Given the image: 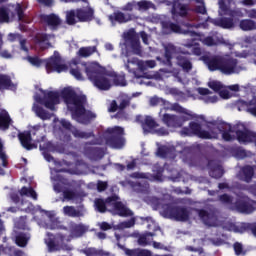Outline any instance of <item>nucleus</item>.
<instances>
[{
    "label": "nucleus",
    "instance_id": "43",
    "mask_svg": "<svg viewBox=\"0 0 256 256\" xmlns=\"http://www.w3.org/2000/svg\"><path fill=\"white\" fill-rule=\"evenodd\" d=\"M86 256H111V253L105 252L103 250H97L95 248H88L84 251Z\"/></svg>",
    "mask_w": 256,
    "mask_h": 256
},
{
    "label": "nucleus",
    "instance_id": "47",
    "mask_svg": "<svg viewBox=\"0 0 256 256\" xmlns=\"http://www.w3.org/2000/svg\"><path fill=\"white\" fill-rule=\"evenodd\" d=\"M85 231V226H83V224H75L71 228L72 235H75L76 237H82Z\"/></svg>",
    "mask_w": 256,
    "mask_h": 256
},
{
    "label": "nucleus",
    "instance_id": "57",
    "mask_svg": "<svg viewBox=\"0 0 256 256\" xmlns=\"http://www.w3.org/2000/svg\"><path fill=\"white\" fill-rule=\"evenodd\" d=\"M208 87H210L212 89V91H215V93H219V91H221V89H223V84L219 81H210L208 83Z\"/></svg>",
    "mask_w": 256,
    "mask_h": 256
},
{
    "label": "nucleus",
    "instance_id": "32",
    "mask_svg": "<svg viewBox=\"0 0 256 256\" xmlns=\"http://www.w3.org/2000/svg\"><path fill=\"white\" fill-rule=\"evenodd\" d=\"M13 87H15V84L13 83V80H11V76L7 74H0V91L13 89Z\"/></svg>",
    "mask_w": 256,
    "mask_h": 256
},
{
    "label": "nucleus",
    "instance_id": "64",
    "mask_svg": "<svg viewBox=\"0 0 256 256\" xmlns=\"http://www.w3.org/2000/svg\"><path fill=\"white\" fill-rule=\"evenodd\" d=\"M244 191H248V193L256 197V184L244 185Z\"/></svg>",
    "mask_w": 256,
    "mask_h": 256
},
{
    "label": "nucleus",
    "instance_id": "28",
    "mask_svg": "<svg viewBox=\"0 0 256 256\" xmlns=\"http://www.w3.org/2000/svg\"><path fill=\"white\" fill-rule=\"evenodd\" d=\"M29 241H31V233L29 232H19L15 236V244L18 247H25L26 245H29Z\"/></svg>",
    "mask_w": 256,
    "mask_h": 256
},
{
    "label": "nucleus",
    "instance_id": "53",
    "mask_svg": "<svg viewBox=\"0 0 256 256\" xmlns=\"http://www.w3.org/2000/svg\"><path fill=\"white\" fill-rule=\"evenodd\" d=\"M219 201L222 202L223 205H233V197L229 194H222L218 197Z\"/></svg>",
    "mask_w": 256,
    "mask_h": 256
},
{
    "label": "nucleus",
    "instance_id": "50",
    "mask_svg": "<svg viewBox=\"0 0 256 256\" xmlns=\"http://www.w3.org/2000/svg\"><path fill=\"white\" fill-rule=\"evenodd\" d=\"M16 229H20L22 231H27L29 228L27 227V218L21 216L17 222L15 223Z\"/></svg>",
    "mask_w": 256,
    "mask_h": 256
},
{
    "label": "nucleus",
    "instance_id": "11",
    "mask_svg": "<svg viewBox=\"0 0 256 256\" xmlns=\"http://www.w3.org/2000/svg\"><path fill=\"white\" fill-rule=\"evenodd\" d=\"M222 57L223 56L219 55L205 54L200 57V61H203V63L206 64L209 71H221Z\"/></svg>",
    "mask_w": 256,
    "mask_h": 256
},
{
    "label": "nucleus",
    "instance_id": "63",
    "mask_svg": "<svg viewBox=\"0 0 256 256\" xmlns=\"http://www.w3.org/2000/svg\"><path fill=\"white\" fill-rule=\"evenodd\" d=\"M136 5L139 7V9L147 10L151 7V2H149L147 0H141V1L137 2Z\"/></svg>",
    "mask_w": 256,
    "mask_h": 256
},
{
    "label": "nucleus",
    "instance_id": "15",
    "mask_svg": "<svg viewBox=\"0 0 256 256\" xmlns=\"http://www.w3.org/2000/svg\"><path fill=\"white\" fill-rule=\"evenodd\" d=\"M219 132L222 133V139L224 141H235V135H237V125L232 126L231 124L224 122ZM232 133H235V135Z\"/></svg>",
    "mask_w": 256,
    "mask_h": 256
},
{
    "label": "nucleus",
    "instance_id": "1",
    "mask_svg": "<svg viewBox=\"0 0 256 256\" xmlns=\"http://www.w3.org/2000/svg\"><path fill=\"white\" fill-rule=\"evenodd\" d=\"M61 97L72 115L75 117L85 115V103H87V97L85 95H79L71 88H64L61 91Z\"/></svg>",
    "mask_w": 256,
    "mask_h": 256
},
{
    "label": "nucleus",
    "instance_id": "7",
    "mask_svg": "<svg viewBox=\"0 0 256 256\" xmlns=\"http://www.w3.org/2000/svg\"><path fill=\"white\" fill-rule=\"evenodd\" d=\"M46 71L47 73H66L69 71V66L63 63L60 55H54L46 61Z\"/></svg>",
    "mask_w": 256,
    "mask_h": 256
},
{
    "label": "nucleus",
    "instance_id": "20",
    "mask_svg": "<svg viewBox=\"0 0 256 256\" xmlns=\"http://www.w3.org/2000/svg\"><path fill=\"white\" fill-rule=\"evenodd\" d=\"M40 18L41 21H43V23H46L48 27H51V29H57V27L61 25V18L57 16V14H43Z\"/></svg>",
    "mask_w": 256,
    "mask_h": 256
},
{
    "label": "nucleus",
    "instance_id": "23",
    "mask_svg": "<svg viewBox=\"0 0 256 256\" xmlns=\"http://www.w3.org/2000/svg\"><path fill=\"white\" fill-rule=\"evenodd\" d=\"M118 247L122 248L126 256H151V251L147 249L135 248L129 249L124 247L121 244H118Z\"/></svg>",
    "mask_w": 256,
    "mask_h": 256
},
{
    "label": "nucleus",
    "instance_id": "58",
    "mask_svg": "<svg viewBox=\"0 0 256 256\" xmlns=\"http://www.w3.org/2000/svg\"><path fill=\"white\" fill-rule=\"evenodd\" d=\"M198 216L200 219H202V221H204V223H209V220L211 219V214L205 209H200L198 211Z\"/></svg>",
    "mask_w": 256,
    "mask_h": 256
},
{
    "label": "nucleus",
    "instance_id": "10",
    "mask_svg": "<svg viewBox=\"0 0 256 256\" xmlns=\"http://www.w3.org/2000/svg\"><path fill=\"white\" fill-rule=\"evenodd\" d=\"M237 65H239L237 58L222 56L220 72L224 75H233V73H237Z\"/></svg>",
    "mask_w": 256,
    "mask_h": 256
},
{
    "label": "nucleus",
    "instance_id": "9",
    "mask_svg": "<svg viewBox=\"0 0 256 256\" xmlns=\"http://www.w3.org/2000/svg\"><path fill=\"white\" fill-rule=\"evenodd\" d=\"M118 200L119 196L112 195L107 198L106 203L112 205L115 214L119 217H133V211L127 208L123 202Z\"/></svg>",
    "mask_w": 256,
    "mask_h": 256
},
{
    "label": "nucleus",
    "instance_id": "13",
    "mask_svg": "<svg viewBox=\"0 0 256 256\" xmlns=\"http://www.w3.org/2000/svg\"><path fill=\"white\" fill-rule=\"evenodd\" d=\"M18 139L21 146L26 149V151H32V149H37V144L33 143V137L31 136V131H23L18 133Z\"/></svg>",
    "mask_w": 256,
    "mask_h": 256
},
{
    "label": "nucleus",
    "instance_id": "61",
    "mask_svg": "<svg viewBox=\"0 0 256 256\" xmlns=\"http://www.w3.org/2000/svg\"><path fill=\"white\" fill-rule=\"evenodd\" d=\"M15 12L18 15L19 21H23L25 17V11L23 10V6L21 4L16 5Z\"/></svg>",
    "mask_w": 256,
    "mask_h": 256
},
{
    "label": "nucleus",
    "instance_id": "4",
    "mask_svg": "<svg viewBox=\"0 0 256 256\" xmlns=\"http://www.w3.org/2000/svg\"><path fill=\"white\" fill-rule=\"evenodd\" d=\"M230 211H236L242 215H251L256 211V201L251 199L248 195L238 196L232 206L229 207Z\"/></svg>",
    "mask_w": 256,
    "mask_h": 256
},
{
    "label": "nucleus",
    "instance_id": "39",
    "mask_svg": "<svg viewBox=\"0 0 256 256\" xmlns=\"http://www.w3.org/2000/svg\"><path fill=\"white\" fill-rule=\"evenodd\" d=\"M79 19L77 18V10L72 9L66 12V25H77Z\"/></svg>",
    "mask_w": 256,
    "mask_h": 256
},
{
    "label": "nucleus",
    "instance_id": "22",
    "mask_svg": "<svg viewBox=\"0 0 256 256\" xmlns=\"http://www.w3.org/2000/svg\"><path fill=\"white\" fill-rule=\"evenodd\" d=\"M211 23L216 27H221V29H233V27H235V22L233 21V18L228 17L213 19Z\"/></svg>",
    "mask_w": 256,
    "mask_h": 256
},
{
    "label": "nucleus",
    "instance_id": "25",
    "mask_svg": "<svg viewBox=\"0 0 256 256\" xmlns=\"http://www.w3.org/2000/svg\"><path fill=\"white\" fill-rule=\"evenodd\" d=\"M177 53V47L173 44H167L164 47V59L166 64L171 67L173 65V56Z\"/></svg>",
    "mask_w": 256,
    "mask_h": 256
},
{
    "label": "nucleus",
    "instance_id": "37",
    "mask_svg": "<svg viewBox=\"0 0 256 256\" xmlns=\"http://www.w3.org/2000/svg\"><path fill=\"white\" fill-rule=\"evenodd\" d=\"M109 77H112V81L116 87H126L127 80H125V75H119L117 73L109 74Z\"/></svg>",
    "mask_w": 256,
    "mask_h": 256
},
{
    "label": "nucleus",
    "instance_id": "48",
    "mask_svg": "<svg viewBox=\"0 0 256 256\" xmlns=\"http://www.w3.org/2000/svg\"><path fill=\"white\" fill-rule=\"evenodd\" d=\"M233 249H234L235 255H237V256H241V255L245 256V255H247V250H245L243 248V244H241V242H235L233 244Z\"/></svg>",
    "mask_w": 256,
    "mask_h": 256
},
{
    "label": "nucleus",
    "instance_id": "56",
    "mask_svg": "<svg viewBox=\"0 0 256 256\" xmlns=\"http://www.w3.org/2000/svg\"><path fill=\"white\" fill-rule=\"evenodd\" d=\"M0 23H9V10L5 7H0Z\"/></svg>",
    "mask_w": 256,
    "mask_h": 256
},
{
    "label": "nucleus",
    "instance_id": "52",
    "mask_svg": "<svg viewBox=\"0 0 256 256\" xmlns=\"http://www.w3.org/2000/svg\"><path fill=\"white\" fill-rule=\"evenodd\" d=\"M40 151H47L49 153H55L57 146L53 142H46L44 145H40Z\"/></svg>",
    "mask_w": 256,
    "mask_h": 256
},
{
    "label": "nucleus",
    "instance_id": "24",
    "mask_svg": "<svg viewBox=\"0 0 256 256\" xmlns=\"http://www.w3.org/2000/svg\"><path fill=\"white\" fill-rule=\"evenodd\" d=\"M162 121L164 125L168 127H172L174 129H177V127H181V120L179 119V116L173 115V114H164L162 117Z\"/></svg>",
    "mask_w": 256,
    "mask_h": 256
},
{
    "label": "nucleus",
    "instance_id": "60",
    "mask_svg": "<svg viewBox=\"0 0 256 256\" xmlns=\"http://www.w3.org/2000/svg\"><path fill=\"white\" fill-rule=\"evenodd\" d=\"M136 219L135 217L130 218L128 221H124L121 223V227L123 229H131V227L135 226Z\"/></svg>",
    "mask_w": 256,
    "mask_h": 256
},
{
    "label": "nucleus",
    "instance_id": "26",
    "mask_svg": "<svg viewBox=\"0 0 256 256\" xmlns=\"http://www.w3.org/2000/svg\"><path fill=\"white\" fill-rule=\"evenodd\" d=\"M176 59L178 67H181L184 73H189L193 70V63H191L189 58L179 55Z\"/></svg>",
    "mask_w": 256,
    "mask_h": 256
},
{
    "label": "nucleus",
    "instance_id": "59",
    "mask_svg": "<svg viewBox=\"0 0 256 256\" xmlns=\"http://www.w3.org/2000/svg\"><path fill=\"white\" fill-rule=\"evenodd\" d=\"M70 74H72V76L75 77V79H77L78 81H81V79H83V75L81 74V68H79V66H77L76 68H71Z\"/></svg>",
    "mask_w": 256,
    "mask_h": 256
},
{
    "label": "nucleus",
    "instance_id": "19",
    "mask_svg": "<svg viewBox=\"0 0 256 256\" xmlns=\"http://www.w3.org/2000/svg\"><path fill=\"white\" fill-rule=\"evenodd\" d=\"M208 167L210 169V177H212L213 179H221V177H223L225 171L223 170V166H221V164H219L217 161H208Z\"/></svg>",
    "mask_w": 256,
    "mask_h": 256
},
{
    "label": "nucleus",
    "instance_id": "34",
    "mask_svg": "<svg viewBox=\"0 0 256 256\" xmlns=\"http://www.w3.org/2000/svg\"><path fill=\"white\" fill-rule=\"evenodd\" d=\"M239 27L242 31H255L256 22L252 19H243L240 21Z\"/></svg>",
    "mask_w": 256,
    "mask_h": 256
},
{
    "label": "nucleus",
    "instance_id": "16",
    "mask_svg": "<svg viewBox=\"0 0 256 256\" xmlns=\"http://www.w3.org/2000/svg\"><path fill=\"white\" fill-rule=\"evenodd\" d=\"M77 19L79 23H89L95 19V10L93 8H78L76 9Z\"/></svg>",
    "mask_w": 256,
    "mask_h": 256
},
{
    "label": "nucleus",
    "instance_id": "33",
    "mask_svg": "<svg viewBox=\"0 0 256 256\" xmlns=\"http://www.w3.org/2000/svg\"><path fill=\"white\" fill-rule=\"evenodd\" d=\"M185 47H187L188 49H191V52L183 50L181 52L182 55H196V57H201L203 53L199 44L187 43L185 44Z\"/></svg>",
    "mask_w": 256,
    "mask_h": 256
},
{
    "label": "nucleus",
    "instance_id": "44",
    "mask_svg": "<svg viewBox=\"0 0 256 256\" xmlns=\"http://www.w3.org/2000/svg\"><path fill=\"white\" fill-rule=\"evenodd\" d=\"M142 127L143 129H145V127H147L148 129H155L159 127V124L157 123V121H155V119H153V117L146 116L142 124Z\"/></svg>",
    "mask_w": 256,
    "mask_h": 256
},
{
    "label": "nucleus",
    "instance_id": "62",
    "mask_svg": "<svg viewBox=\"0 0 256 256\" xmlns=\"http://www.w3.org/2000/svg\"><path fill=\"white\" fill-rule=\"evenodd\" d=\"M218 5L219 9H221V11L225 13V15H228L229 11H231V9H229V6H227V2L225 0H219Z\"/></svg>",
    "mask_w": 256,
    "mask_h": 256
},
{
    "label": "nucleus",
    "instance_id": "41",
    "mask_svg": "<svg viewBox=\"0 0 256 256\" xmlns=\"http://www.w3.org/2000/svg\"><path fill=\"white\" fill-rule=\"evenodd\" d=\"M97 52V47L96 46H89V47H82L79 49L78 51V55L79 57H91V55H93V53Z\"/></svg>",
    "mask_w": 256,
    "mask_h": 256
},
{
    "label": "nucleus",
    "instance_id": "12",
    "mask_svg": "<svg viewBox=\"0 0 256 256\" xmlns=\"http://www.w3.org/2000/svg\"><path fill=\"white\" fill-rule=\"evenodd\" d=\"M124 39L127 43H130V47L135 55H141V42L135 30H129L124 35Z\"/></svg>",
    "mask_w": 256,
    "mask_h": 256
},
{
    "label": "nucleus",
    "instance_id": "38",
    "mask_svg": "<svg viewBox=\"0 0 256 256\" xmlns=\"http://www.w3.org/2000/svg\"><path fill=\"white\" fill-rule=\"evenodd\" d=\"M71 133L76 139H90V137H95L93 132H84L77 128H72Z\"/></svg>",
    "mask_w": 256,
    "mask_h": 256
},
{
    "label": "nucleus",
    "instance_id": "5",
    "mask_svg": "<svg viewBox=\"0 0 256 256\" xmlns=\"http://www.w3.org/2000/svg\"><path fill=\"white\" fill-rule=\"evenodd\" d=\"M105 133L110 135L105 138L106 145H108V147H111L112 149H123L125 145V138H123V135H125V130L123 128L119 126L107 128Z\"/></svg>",
    "mask_w": 256,
    "mask_h": 256
},
{
    "label": "nucleus",
    "instance_id": "2",
    "mask_svg": "<svg viewBox=\"0 0 256 256\" xmlns=\"http://www.w3.org/2000/svg\"><path fill=\"white\" fill-rule=\"evenodd\" d=\"M84 67V71L93 85L96 86L100 91H109L111 89V80L107 78V75L101 67L96 63L81 64Z\"/></svg>",
    "mask_w": 256,
    "mask_h": 256
},
{
    "label": "nucleus",
    "instance_id": "40",
    "mask_svg": "<svg viewBox=\"0 0 256 256\" xmlns=\"http://www.w3.org/2000/svg\"><path fill=\"white\" fill-rule=\"evenodd\" d=\"M19 193L21 197H32L34 201H37V192L35 191V189H33V187L28 188L26 186H23Z\"/></svg>",
    "mask_w": 256,
    "mask_h": 256
},
{
    "label": "nucleus",
    "instance_id": "3",
    "mask_svg": "<svg viewBox=\"0 0 256 256\" xmlns=\"http://www.w3.org/2000/svg\"><path fill=\"white\" fill-rule=\"evenodd\" d=\"M164 215H167L169 219H174V221H180L185 223L189 221L191 217V211L185 206H175L173 204H164L162 206Z\"/></svg>",
    "mask_w": 256,
    "mask_h": 256
},
{
    "label": "nucleus",
    "instance_id": "8",
    "mask_svg": "<svg viewBox=\"0 0 256 256\" xmlns=\"http://www.w3.org/2000/svg\"><path fill=\"white\" fill-rule=\"evenodd\" d=\"M44 93V97H41V95L35 96L36 103H39V105H44L46 109H55V105H58L59 103V92L55 91H48L45 93V91H42Z\"/></svg>",
    "mask_w": 256,
    "mask_h": 256
},
{
    "label": "nucleus",
    "instance_id": "54",
    "mask_svg": "<svg viewBox=\"0 0 256 256\" xmlns=\"http://www.w3.org/2000/svg\"><path fill=\"white\" fill-rule=\"evenodd\" d=\"M26 59L33 67H40L43 64V60L38 56H27Z\"/></svg>",
    "mask_w": 256,
    "mask_h": 256
},
{
    "label": "nucleus",
    "instance_id": "17",
    "mask_svg": "<svg viewBox=\"0 0 256 256\" xmlns=\"http://www.w3.org/2000/svg\"><path fill=\"white\" fill-rule=\"evenodd\" d=\"M253 177H255V167L251 165H245L238 173V179L244 183H251Z\"/></svg>",
    "mask_w": 256,
    "mask_h": 256
},
{
    "label": "nucleus",
    "instance_id": "29",
    "mask_svg": "<svg viewBox=\"0 0 256 256\" xmlns=\"http://www.w3.org/2000/svg\"><path fill=\"white\" fill-rule=\"evenodd\" d=\"M48 238L45 240V243L50 252L59 251V247H67V244H59V241H55V236L51 233H48Z\"/></svg>",
    "mask_w": 256,
    "mask_h": 256
},
{
    "label": "nucleus",
    "instance_id": "30",
    "mask_svg": "<svg viewBox=\"0 0 256 256\" xmlns=\"http://www.w3.org/2000/svg\"><path fill=\"white\" fill-rule=\"evenodd\" d=\"M63 215L65 217H83L85 214L81 210H77L75 206H64L62 209Z\"/></svg>",
    "mask_w": 256,
    "mask_h": 256
},
{
    "label": "nucleus",
    "instance_id": "14",
    "mask_svg": "<svg viewBox=\"0 0 256 256\" xmlns=\"http://www.w3.org/2000/svg\"><path fill=\"white\" fill-rule=\"evenodd\" d=\"M84 154L89 157L91 161H101L105 157V150L101 147L86 146Z\"/></svg>",
    "mask_w": 256,
    "mask_h": 256
},
{
    "label": "nucleus",
    "instance_id": "45",
    "mask_svg": "<svg viewBox=\"0 0 256 256\" xmlns=\"http://www.w3.org/2000/svg\"><path fill=\"white\" fill-rule=\"evenodd\" d=\"M241 104L247 107V112L250 115L256 117V99H252L249 102L241 101Z\"/></svg>",
    "mask_w": 256,
    "mask_h": 256
},
{
    "label": "nucleus",
    "instance_id": "46",
    "mask_svg": "<svg viewBox=\"0 0 256 256\" xmlns=\"http://www.w3.org/2000/svg\"><path fill=\"white\" fill-rule=\"evenodd\" d=\"M63 201H74V199H79V194L71 189H66L63 191Z\"/></svg>",
    "mask_w": 256,
    "mask_h": 256
},
{
    "label": "nucleus",
    "instance_id": "21",
    "mask_svg": "<svg viewBox=\"0 0 256 256\" xmlns=\"http://www.w3.org/2000/svg\"><path fill=\"white\" fill-rule=\"evenodd\" d=\"M13 125V119L11 118V115L9 112L5 109L0 110V130L1 131H7L9 130V127Z\"/></svg>",
    "mask_w": 256,
    "mask_h": 256
},
{
    "label": "nucleus",
    "instance_id": "55",
    "mask_svg": "<svg viewBox=\"0 0 256 256\" xmlns=\"http://www.w3.org/2000/svg\"><path fill=\"white\" fill-rule=\"evenodd\" d=\"M228 15L231 17V19H239L241 17H245L243 10L240 8L229 10Z\"/></svg>",
    "mask_w": 256,
    "mask_h": 256
},
{
    "label": "nucleus",
    "instance_id": "51",
    "mask_svg": "<svg viewBox=\"0 0 256 256\" xmlns=\"http://www.w3.org/2000/svg\"><path fill=\"white\" fill-rule=\"evenodd\" d=\"M5 252L10 256H23L25 253L23 250L16 249L14 246H8L5 248Z\"/></svg>",
    "mask_w": 256,
    "mask_h": 256
},
{
    "label": "nucleus",
    "instance_id": "27",
    "mask_svg": "<svg viewBox=\"0 0 256 256\" xmlns=\"http://www.w3.org/2000/svg\"><path fill=\"white\" fill-rule=\"evenodd\" d=\"M162 29L166 35H171V33H181V26L171 21H163Z\"/></svg>",
    "mask_w": 256,
    "mask_h": 256
},
{
    "label": "nucleus",
    "instance_id": "36",
    "mask_svg": "<svg viewBox=\"0 0 256 256\" xmlns=\"http://www.w3.org/2000/svg\"><path fill=\"white\" fill-rule=\"evenodd\" d=\"M107 205H111L108 204L107 198L105 200L102 198H96L94 201V206L98 213H107Z\"/></svg>",
    "mask_w": 256,
    "mask_h": 256
},
{
    "label": "nucleus",
    "instance_id": "35",
    "mask_svg": "<svg viewBox=\"0 0 256 256\" xmlns=\"http://www.w3.org/2000/svg\"><path fill=\"white\" fill-rule=\"evenodd\" d=\"M110 21H116L117 23H128V21H131V15L125 16L123 12H114L113 15L110 16Z\"/></svg>",
    "mask_w": 256,
    "mask_h": 256
},
{
    "label": "nucleus",
    "instance_id": "6",
    "mask_svg": "<svg viewBox=\"0 0 256 256\" xmlns=\"http://www.w3.org/2000/svg\"><path fill=\"white\" fill-rule=\"evenodd\" d=\"M182 135H187L188 137H199V139H212L213 135L209 131L203 130L200 123L192 121L189 123L188 127H183L181 130Z\"/></svg>",
    "mask_w": 256,
    "mask_h": 256
},
{
    "label": "nucleus",
    "instance_id": "31",
    "mask_svg": "<svg viewBox=\"0 0 256 256\" xmlns=\"http://www.w3.org/2000/svg\"><path fill=\"white\" fill-rule=\"evenodd\" d=\"M236 231H238L239 233H252V235L256 237V222H244L238 228H236Z\"/></svg>",
    "mask_w": 256,
    "mask_h": 256
},
{
    "label": "nucleus",
    "instance_id": "49",
    "mask_svg": "<svg viewBox=\"0 0 256 256\" xmlns=\"http://www.w3.org/2000/svg\"><path fill=\"white\" fill-rule=\"evenodd\" d=\"M35 113H36L37 117L42 119V121H46V119H49V113H47V111L44 110V108L41 106L35 107Z\"/></svg>",
    "mask_w": 256,
    "mask_h": 256
},
{
    "label": "nucleus",
    "instance_id": "18",
    "mask_svg": "<svg viewBox=\"0 0 256 256\" xmlns=\"http://www.w3.org/2000/svg\"><path fill=\"white\" fill-rule=\"evenodd\" d=\"M172 19L177 21V17L185 18L189 15V6L183 3H174L171 9Z\"/></svg>",
    "mask_w": 256,
    "mask_h": 256
},
{
    "label": "nucleus",
    "instance_id": "42",
    "mask_svg": "<svg viewBox=\"0 0 256 256\" xmlns=\"http://www.w3.org/2000/svg\"><path fill=\"white\" fill-rule=\"evenodd\" d=\"M223 123L219 121H211L207 122L206 127L211 133H215V131H221L223 129Z\"/></svg>",
    "mask_w": 256,
    "mask_h": 256
}]
</instances>
